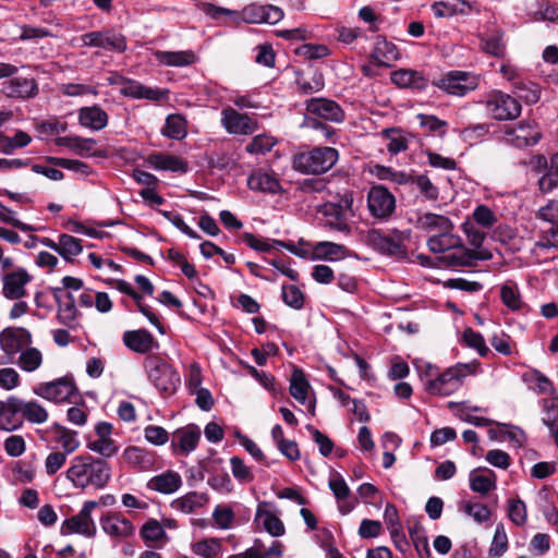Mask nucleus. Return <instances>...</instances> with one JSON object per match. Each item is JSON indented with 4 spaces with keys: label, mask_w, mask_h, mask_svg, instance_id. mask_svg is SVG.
Listing matches in <instances>:
<instances>
[{
    "label": "nucleus",
    "mask_w": 558,
    "mask_h": 558,
    "mask_svg": "<svg viewBox=\"0 0 558 558\" xmlns=\"http://www.w3.org/2000/svg\"><path fill=\"white\" fill-rule=\"evenodd\" d=\"M65 478L76 489L105 488L111 480V466L101 458L88 453L77 454L70 461Z\"/></svg>",
    "instance_id": "nucleus-1"
},
{
    "label": "nucleus",
    "mask_w": 558,
    "mask_h": 558,
    "mask_svg": "<svg viewBox=\"0 0 558 558\" xmlns=\"http://www.w3.org/2000/svg\"><path fill=\"white\" fill-rule=\"evenodd\" d=\"M205 12L214 19H219L221 15H232L235 22L242 21L247 24H276L283 17V11L271 4L253 3L245 7L241 12L207 4Z\"/></svg>",
    "instance_id": "nucleus-2"
},
{
    "label": "nucleus",
    "mask_w": 558,
    "mask_h": 558,
    "mask_svg": "<svg viewBox=\"0 0 558 558\" xmlns=\"http://www.w3.org/2000/svg\"><path fill=\"white\" fill-rule=\"evenodd\" d=\"M480 371V363H458L447 368L434 379L425 381V389L430 395L449 396L457 391L463 384V379L470 375H475Z\"/></svg>",
    "instance_id": "nucleus-3"
},
{
    "label": "nucleus",
    "mask_w": 558,
    "mask_h": 558,
    "mask_svg": "<svg viewBox=\"0 0 558 558\" xmlns=\"http://www.w3.org/2000/svg\"><path fill=\"white\" fill-rule=\"evenodd\" d=\"M339 154L332 147H315L294 155L292 168L303 174H322L330 170L338 161Z\"/></svg>",
    "instance_id": "nucleus-4"
},
{
    "label": "nucleus",
    "mask_w": 558,
    "mask_h": 558,
    "mask_svg": "<svg viewBox=\"0 0 558 558\" xmlns=\"http://www.w3.org/2000/svg\"><path fill=\"white\" fill-rule=\"evenodd\" d=\"M143 367L149 381L163 395H173L180 386V375L163 359L158 355H148Z\"/></svg>",
    "instance_id": "nucleus-5"
},
{
    "label": "nucleus",
    "mask_w": 558,
    "mask_h": 558,
    "mask_svg": "<svg viewBox=\"0 0 558 558\" xmlns=\"http://www.w3.org/2000/svg\"><path fill=\"white\" fill-rule=\"evenodd\" d=\"M306 111L310 116L315 117L306 120L307 126L320 130L326 138L331 137L335 131L319 122L316 118L336 123H340L344 120V112L341 107L336 101L326 98H312L307 100Z\"/></svg>",
    "instance_id": "nucleus-6"
},
{
    "label": "nucleus",
    "mask_w": 558,
    "mask_h": 558,
    "mask_svg": "<svg viewBox=\"0 0 558 558\" xmlns=\"http://www.w3.org/2000/svg\"><path fill=\"white\" fill-rule=\"evenodd\" d=\"M33 343L29 330L24 327H7L0 331V350L3 356L0 364H9L28 345Z\"/></svg>",
    "instance_id": "nucleus-7"
},
{
    "label": "nucleus",
    "mask_w": 558,
    "mask_h": 558,
    "mask_svg": "<svg viewBox=\"0 0 558 558\" xmlns=\"http://www.w3.org/2000/svg\"><path fill=\"white\" fill-rule=\"evenodd\" d=\"M98 507L95 500L85 501L80 512L64 520L60 527L61 535L81 534L86 537H93L96 533V526L92 518V512Z\"/></svg>",
    "instance_id": "nucleus-8"
},
{
    "label": "nucleus",
    "mask_w": 558,
    "mask_h": 558,
    "mask_svg": "<svg viewBox=\"0 0 558 558\" xmlns=\"http://www.w3.org/2000/svg\"><path fill=\"white\" fill-rule=\"evenodd\" d=\"M487 112L498 121L514 120L521 113V104L502 92H493L485 100Z\"/></svg>",
    "instance_id": "nucleus-9"
},
{
    "label": "nucleus",
    "mask_w": 558,
    "mask_h": 558,
    "mask_svg": "<svg viewBox=\"0 0 558 558\" xmlns=\"http://www.w3.org/2000/svg\"><path fill=\"white\" fill-rule=\"evenodd\" d=\"M367 209L376 219L389 218L396 209V197L384 185H373L367 192Z\"/></svg>",
    "instance_id": "nucleus-10"
},
{
    "label": "nucleus",
    "mask_w": 558,
    "mask_h": 558,
    "mask_svg": "<svg viewBox=\"0 0 558 558\" xmlns=\"http://www.w3.org/2000/svg\"><path fill=\"white\" fill-rule=\"evenodd\" d=\"M32 280L33 276L23 267L2 272V295L8 300H22L27 295L26 287Z\"/></svg>",
    "instance_id": "nucleus-11"
},
{
    "label": "nucleus",
    "mask_w": 558,
    "mask_h": 558,
    "mask_svg": "<svg viewBox=\"0 0 558 558\" xmlns=\"http://www.w3.org/2000/svg\"><path fill=\"white\" fill-rule=\"evenodd\" d=\"M77 389L72 377L65 376L53 381L40 383L34 388V393L53 402L69 400Z\"/></svg>",
    "instance_id": "nucleus-12"
},
{
    "label": "nucleus",
    "mask_w": 558,
    "mask_h": 558,
    "mask_svg": "<svg viewBox=\"0 0 558 558\" xmlns=\"http://www.w3.org/2000/svg\"><path fill=\"white\" fill-rule=\"evenodd\" d=\"M437 87L449 95L464 96L478 85L475 75L464 71H450L435 83Z\"/></svg>",
    "instance_id": "nucleus-13"
},
{
    "label": "nucleus",
    "mask_w": 558,
    "mask_h": 558,
    "mask_svg": "<svg viewBox=\"0 0 558 558\" xmlns=\"http://www.w3.org/2000/svg\"><path fill=\"white\" fill-rule=\"evenodd\" d=\"M542 133L532 121H522L513 128H507L505 131V142L517 147L524 148L535 145L539 142Z\"/></svg>",
    "instance_id": "nucleus-14"
},
{
    "label": "nucleus",
    "mask_w": 558,
    "mask_h": 558,
    "mask_svg": "<svg viewBox=\"0 0 558 558\" xmlns=\"http://www.w3.org/2000/svg\"><path fill=\"white\" fill-rule=\"evenodd\" d=\"M81 40L83 46L87 47H97L117 52H123L126 49L124 36L109 29L83 34Z\"/></svg>",
    "instance_id": "nucleus-15"
},
{
    "label": "nucleus",
    "mask_w": 558,
    "mask_h": 558,
    "mask_svg": "<svg viewBox=\"0 0 558 558\" xmlns=\"http://www.w3.org/2000/svg\"><path fill=\"white\" fill-rule=\"evenodd\" d=\"M1 92L8 98L26 100L35 98L39 88L33 77L13 76L2 83Z\"/></svg>",
    "instance_id": "nucleus-16"
},
{
    "label": "nucleus",
    "mask_w": 558,
    "mask_h": 558,
    "mask_svg": "<svg viewBox=\"0 0 558 558\" xmlns=\"http://www.w3.org/2000/svg\"><path fill=\"white\" fill-rule=\"evenodd\" d=\"M221 124L229 134L250 135L257 130V122L231 107L221 111Z\"/></svg>",
    "instance_id": "nucleus-17"
},
{
    "label": "nucleus",
    "mask_w": 558,
    "mask_h": 558,
    "mask_svg": "<svg viewBox=\"0 0 558 558\" xmlns=\"http://www.w3.org/2000/svg\"><path fill=\"white\" fill-rule=\"evenodd\" d=\"M102 531L112 538H128L134 534L133 523L118 512H108L100 518Z\"/></svg>",
    "instance_id": "nucleus-18"
},
{
    "label": "nucleus",
    "mask_w": 558,
    "mask_h": 558,
    "mask_svg": "<svg viewBox=\"0 0 558 558\" xmlns=\"http://www.w3.org/2000/svg\"><path fill=\"white\" fill-rule=\"evenodd\" d=\"M201 439V429L196 425L178 428L172 434L171 447L175 454H189L194 451Z\"/></svg>",
    "instance_id": "nucleus-19"
},
{
    "label": "nucleus",
    "mask_w": 558,
    "mask_h": 558,
    "mask_svg": "<svg viewBox=\"0 0 558 558\" xmlns=\"http://www.w3.org/2000/svg\"><path fill=\"white\" fill-rule=\"evenodd\" d=\"M122 340L128 349L140 354H148L159 348L158 341L146 329L128 330Z\"/></svg>",
    "instance_id": "nucleus-20"
},
{
    "label": "nucleus",
    "mask_w": 558,
    "mask_h": 558,
    "mask_svg": "<svg viewBox=\"0 0 558 558\" xmlns=\"http://www.w3.org/2000/svg\"><path fill=\"white\" fill-rule=\"evenodd\" d=\"M11 409L13 412H20L21 418L32 424H43L48 420L47 410L37 401H24L16 397H11Z\"/></svg>",
    "instance_id": "nucleus-21"
},
{
    "label": "nucleus",
    "mask_w": 558,
    "mask_h": 558,
    "mask_svg": "<svg viewBox=\"0 0 558 558\" xmlns=\"http://www.w3.org/2000/svg\"><path fill=\"white\" fill-rule=\"evenodd\" d=\"M146 162L149 167L158 171H171L185 173L189 171L187 162L175 155L167 153H154L147 156Z\"/></svg>",
    "instance_id": "nucleus-22"
},
{
    "label": "nucleus",
    "mask_w": 558,
    "mask_h": 558,
    "mask_svg": "<svg viewBox=\"0 0 558 558\" xmlns=\"http://www.w3.org/2000/svg\"><path fill=\"white\" fill-rule=\"evenodd\" d=\"M153 56L156 59L158 65L161 66L184 68L195 64L198 60L196 53L193 50H155L153 51Z\"/></svg>",
    "instance_id": "nucleus-23"
},
{
    "label": "nucleus",
    "mask_w": 558,
    "mask_h": 558,
    "mask_svg": "<svg viewBox=\"0 0 558 558\" xmlns=\"http://www.w3.org/2000/svg\"><path fill=\"white\" fill-rule=\"evenodd\" d=\"M121 93L134 99H148L158 101L168 97V90L145 86L140 82L124 80Z\"/></svg>",
    "instance_id": "nucleus-24"
},
{
    "label": "nucleus",
    "mask_w": 558,
    "mask_h": 558,
    "mask_svg": "<svg viewBox=\"0 0 558 558\" xmlns=\"http://www.w3.org/2000/svg\"><path fill=\"white\" fill-rule=\"evenodd\" d=\"M537 168H544L545 172L538 180L539 190L543 193H549L558 187V151L549 160L544 156L536 157Z\"/></svg>",
    "instance_id": "nucleus-25"
},
{
    "label": "nucleus",
    "mask_w": 558,
    "mask_h": 558,
    "mask_svg": "<svg viewBox=\"0 0 558 558\" xmlns=\"http://www.w3.org/2000/svg\"><path fill=\"white\" fill-rule=\"evenodd\" d=\"M247 186L252 191L268 194H276L281 191V185L276 174L262 169L255 170L248 175Z\"/></svg>",
    "instance_id": "nucleus-26"
},
{
    "label": "nucleus",
    "mask_w": 558,
    "mask_h": 558,
    "mask_svg": "<svg viewBox=\"0 0 558 558\" xmlns=\"http://www.w3.org/2000/svg\"><path fill=\"white\" fill-rule=\"evenodd\" d=\"M52 291L58 304V318L62 324L70 326L77 316L75 299L72 292L64 291L63 288H53Z\"/></svg>",
    "instance_id": "nucleus-27"
},
{
    "label": "nucleus",
    "mask_w": 558,
    "mask_h": 558,
    "mask_svg": "<svg viewBox=\"0 0 558 558\" xmlns=\"http://www.w3.org/2000/svg\"><path fill=\"white\" fill-rule=\"evenodd\" d=\"M474 3L466 0H447L434 2L430 7L437 19H449L454 15H466L473 11Z\"/></svg>",
    "instance_id": "nucleus-28"
},
{
    "label": "nucleus",
    "mask_w": 558,
    "mask_h": 558,
    "mask_svg": "<svg viewBox=\"0 0 558 558\" xmlns=\"http://www.w3.org/2000/svg\"><path fill=\"white\" fill-rule=\"evenodd\" d=\"M182 486V477L175 471H166L158 475L153 476L146 484L149 490L157 492L163 495L175 493Z\"/></svg>",
    "instance_id": "nucleus-29"
},
{
    "label": "nucleus",
    "mask_w": 558,
    "mask_h": 558,
    "mask_svg": "<svg viewBox=\"0 0 558 558\" xmlns=\"http://www.w3.org/2000/svg\"><path fill=\"white\" fill-rule=\"evenodd\" d=\"M391 82L401 88L422 90L427 86V78L416 70H397L391 73Z\"/></svg>",
    "instance_id": "nucleus-30"
},
{
    "label": "nucleus",
    "mask_w": 558,
    "mask_h": 558,
    "mask_svg": "<svg viewBox=\"0 0 558 558\" xmlns=\"http://www.w3.org/2000/svg\"><path fill=\"white\" fill-rule=\"evenodd\" d=\"M108 120V114L99 106L83 107L78 111L80 124L94 131L105 129Z\"/></svg>",
    "instance_id": "nucleus-31"
},
{
    "label": "nucleus",
    "mask_w": 558,
    "mask_h": 558,
    "mask_svg": "<svg viewBox=\"0 0 558 558\" xmlns=\"http://www.w3.org/2000/svg\"><path fill=\"white\" fill-rule=\"evenodd\" d=\"M44 362L43 352L35 348L28 345L26 347L13 362L21 371L25 373H34L40 368Z\"/></svg>",
    "instance_id": "nucleus-32"
},
{
    "label": "nucleus",
    "mask_w": 558,
    "mask_h": 558,
    "mask_svg": "<svg viewBox=\"0 0 558 558\" xmlns=\"http://www.w3.org/2000/svg\"><path fill=\"white\" fill-rule=\"evenodd\" d=\"M256 520L263 524L264 529L271 536H281L284 534L286 530L282 521L270 510H268L267 502H262L258 505L256 510Z\"/></svg>",
    "instance_id": "nucleus-33"
},
{
    "label": "nucleus",
    "mask_w": 558,
    "mask_h": 558,
    "mask_svg": "<svg viewBox=\"0 0 558 558\" xmlns=\"http://www.w3.org/2000/svg\"><path fill=\"white\" fill-rule=\"evenodd\" d=\"M399 51L395 44L387 41L384 38H378L375 43L372 59L373 61L383 66H390V63L398 60Z\"/></svg>",
    "instance_id": "nucleus-34"
},
{
    "label": "nucleus",
    "mask_w": 558,
    "mask_h": 558,
    "mask_svg": "<svg viewBox=\"0 0 558 558\" xmlns=\"http://www.w3.org/2000/svg\"><path fill=\"white\" fill-rule=\"evenodd\" d=\"M124 461L132 468L145 471L154 465V457L146 449L131 446L123 451Z\"/></svg>",
    "instance_id": "nucleus-35"
},
{
    "label": "nucleus",
    "mask_w": 558,
    "mask_h": 558,
    "mask_svg": "<svg viewBox=\"0 0 558 558\" xmlns=\"http://www.w3.org/2000/svg\"><path fill=\"white\" fill-rule=\"evenodd\" d=\"M478 258L477 253L464 247L461 242L442 257L449 267L473 266Z\"/></svg>",
    "instance_id": "nucleus-36"
},
{
    "label": "nucleus",
    "mask_w": 558,
    "mask_h": 558,
    "mask_svg": "<svg viewBox=\"0 0 558 558\" xmlns=\"http://www.w3.org/2000/svg\"><path fill=\"white\" fill-rule=\"evenodd\" d=\"M417 225L421 229L427 232L436 231L438 233L442 231H451L453 228L449 218L433 213H425L421 215L417 219Z\"/></svg>",
    "instance_id": "nucleus-37"
},
{
    "label": "nucleus",
    "mask_w": 558,
    "mask_h": 558,
    "mask_svg": "<svg viewBox=\"0 0 558 558\" xmlns=\"http://www.w3.org/2000/svg\"><path fill=\"white\" fill-rule=\"evenodd\" d=\"M313 253L319 259L339 260L348 256L349 250L342 244L323 241L314 245Z\"/></svg>",
    "instance_id": "nucleus-38"
},
{
    "label": "nucleus",
    "mask_w": 558,
    "mask_h": 558,
    "mask_svg": "<svg viewBox=\"0 0 558 558\" xmlns=\"http://www.w3.org/2000/svg\"><path fill=\"white\" fill-rule=\"evenodd\" d=\"M383 134L388 141L386 145L387 150L392 155L405 151L409 148L410 141L412 140L411 134L399 129L385 130Z\"/></svg>",
    "instance_id": "nucleus-39"
},
{
    "label": "nucleus",
    "mask_w": 558,
    "mask_h": 558,
    "mask_svg": "<svg viewBox=\"0 0 558 558\" xmlns=\"http://www.w3.org/2000/svg\"><path fill=\"white\" fill-rule=\"evenodd\" d=\"M460 241L461 239L451 234V231H442L430 236L427 241V246L433 253H448L453 247H458Z\"/></svg>",
    "instance_id": "nucleus-40"
},
{
    "label": "nucleus",
    "mask_w": 558,
    "mask_h": 558,
    "mask_svg": "<svg viewBox=\"0 0 558 558\" xmlns=\"http://www.w3.org/2000/svg\"><path fill=\"white\" fill-rule=\"evenodd\" d=\"M470 487L473 492L486 495L496 488V475L493 471L486 470V474L472 471L470 474Z\"/></svg>",
    "instance_id": "nucleus-41"
},
{
    "label": "nucleus",
    "mask_w": 558,
    "mask_h": 558,
    "mask_svg": "<svg viewBox=\"0 0 558 558\" xmlns=\"http://www.w3.org/2000/svg\"><path fill=\"white\" fill-rule=\"evenodd\" d=\"M161 134L171 140H182L186 136V120L181 114H169Z\"/></svg>",
    "instance_id": "nucleus-42"
},
{
    "label": "nucleus",
    "mask_w": 558,
    "mask_h": 558,
    "mask_svg": "<svg viewBox=\"0 0 558 558\" xmlns=\"http://www.w3.org/2000/svg\"><path fill=\"white\" fill-rule=\"evenodd\" d=\"M481 48L488 54L501 58L506 51L504 32L495 29L481 40Z\"/></svg>",
    "instance_id": "nucleus-43"
},
{
    "label": "nucleus",
    "mask_w": 558,
    "mask_h": 558,
    "mask_svg": "<svg viewBox=\"0 0 558 558\" xmlns=\"http://www.w3.org/2000/svg\"><path fill=\"white\" fill-rule=\"evenodd\" d=\"M58 254L66 262H72L83 251L82 241L70 234H61L58 239Z\"/></svg>",
    "instance_id": "nucleus-44"
},
{
    "label": "nucleus",
    "mask_w": 558,
    "mask_h": 558,
    "mask_svg": "<svg viewBox=\"0 0 558 558\" xmlns=\"http://www.w3.org/2000/svg\"><path fill=\"white\" fill-rule=\"evenodd\" d=\"M206 501L205 497L196 492L187 493L186 495L174 499L171 502V508L182 513H192L196 508L202 507Z\"/></svg>",
    "instance_id": "nucleus-45"
},
{
    "label": "nucleus",
    "mask_w": 558,
    "mask_h": 558,
    "mask_svg": "<svg viewBox=\"0 0 558 558\" xmlns=\"http://www.w3.org/2000/svg\"><path fill=\"white\" fill-rule=\"evenodd\" d=\"M11 397L3 401V411L0 413V429L4 432H13L23 425L20 412H13L11 409Z\"/></svg>",
    "instance_id": "nucleus-46"
},
{
    "label": "nucleus",
    "mask_w": 558,
    "mask_h": 558,
    "mask_svg": "<svg viewBox=\"0 0 558 558\" xmlns=\"http://www.w3.org/2000/svg\"><path fill=\"white\" fill-rule=\"evenodd\" d=\"M310 385L306 381L304 374L300 369H295L291 376L290 393L301 404L307 401V392Z\"/></svg>",
    "instance_id": "nucleus-47"
},
{
    "label": "nucleus",
    "mask_w": 558,
    "mask_h": 558,
    "mask_svg": "<svg viewBox=\"0 0 558 558\" xmlns=\"http://www.w3.org/2000/svg\"><path fill=\"white\" fill-rule=\"evenodd\" d=\"M500 299L511 311H519L523 306L519 288L513 282H507L500 288Z\"/></svg>",
    "instance_id": "nucleus-48"
},
{
    "label": "nucleus",
    "mask_w": 558,
    "mask_h": 558,
    "mask_svg": "<svg viewBox=\"0 0 558 558\" xmlns=\"http://www.w3.org/2000/svg\"><path fill=\"white\" fill-rule=\"evenodd\" d=\"M245 243L255 251L268 252L272 248L287 247L291 252H294L292 245L287 244L279 240H262L253 235L252 233L244 234Z\"/></svg>",
    "instance_id": "nucleus-49"
},
{
    "label": "nucleus",
    "mask_w": 558,
    "mask_h": 558,
    "mask_svg": "<svg viewBox=\"0 0 558 558\" xmlns=\"http://www.w3.org/2000/svg\"><path fill=\"white\" fill-rule=\"evenodd\" d=\"M508 549V536L504 524L499 523L496 526L494 537L488 550L489 558H499Z\"/></svg>",
    "instance_id": "nucleus-50"
},
{
    "label": "nucleus",
    "mask_w": 558,
    "mask_h": 558,
    "mask_svg": "<svg viewBox=\"0 0 558 558\" xmlns=\"http://www.w3.org/2000/svg\"><path fill=\"white\" fill-rule=\"evenodd\" d=\"M31 141L32 137L24 131L16 132L13 137H7L1 134L0 150L4 154H12L14 149L27 146Z\"/></svg>",
    "instance_id": "nucleus-51"
},
{
    "label": "nucleus",
    "mask_w": 558,
    "mask_h": 558,
    "mask_svg": "<svg viewBox=\"0 0 558 558\" xmlns=\"http://www.w3.org/2000/svg\"><path fill=\"white\" fill-rule=\"evenodd\" d=\"M87 448L98 453L102 459L113 457L118 452V447L111 438H97L87 442Z\"/></svg>",
    "instance_id": "nucleus-52"
},
{
    "label": "nucleus",
    "mask_w": 558,
    "mask_h": 558,
    "mask_svg": "<svg viewBox=\"0 0 558 558\" xmlns=\"http://www.w3.org/2000/svg\"><path fill=\"white\" fill-rule=\"evenodd\" d=\"M377 252L390 256H403L405 254V248L403 245L402 234L398 232L396 236L386 235Z\"/></svg>",
    "instance_id": "nucleus-53"
},
{
    "label": "nucleus",
    "mask_w": 558,
    "mask_h": 558,
    "mask_svg": "<svg viewBox=\"0 0 558 558\" xmlns=\"http://www.w3.org/2000/svg\"><path fill=\"white\" fill-rule=\"evenodd\" d=\"M221 545L216 538L196 542L192 545V551L203 558H215L220 553Z\"/></svg>",
    "instance_id": "nucleus-54"
},
{
    "label": "nucleus",
    "mask_w": 558,
    "mask_h": 558,
    "mask_svg": "<svg viewBox=\"0 0 558 558\" xmlns=\"http://www.w3.org/2000/svg\"><path fill=\"white\" fill-rule=\"evenodd\" d=\"M462 340L469 348L476 350L481 356H486L489 352L483 336L472 328H466L463 331Z\"/></svg>",
    "instance_id": "nucleus-55"
},
{
    "label": "nucleus",
    "mask_w": 558,
    "mask_h": 558,
    "mask_svg": "<svg viewBox=\"0 0 558 558\" xmlns=\"http://www.w3.org/2000/svg\"><path fill=\"white\" fill-rule=\"evenodd\" d=\"M277 141L265 134L256 135L250 144L246 145L245 150L248 154H266L271 150V148L276 145Z\"/></svg>",
    "instance_id": "nucleus-56"
},
{
    "label": "nucleus",
    "mask_w": 558,
    "mask_h": 558,
    "mask_svg": "<svg viewBox=\"0 0 558 558\" xmlns=\"http://www.w3.org/2000/svg\"><path fill=\"white\" fill-rule=\"evenodd\" d=\"M420 194L428 201H436L439 195L438 187L430 181L426 174H420L414 177L413 183Z\"/></svg>",
    "instance_id": "nucleus-57"
},
{
    "label": "nucleus",
    "mask_w": 558,
    "mask_h": 558,
    "mask_svg": "<svg viewBox=\"0 0 558 558\" xmlns=\"http://www.w3.org/2000/svg\"><path fill=\"white\" fill-rule=\"evenodd\" d=\"M282 300L294 310H301L304 305L303 292L293 284L282 286Z\"/></svg>",
    "instance_id": "nucleus-58"
},
{
    "label": "nucleus",
    "mask_w": 558,
    "mask_h": 558,
    "mask_svg": "<svg viewBox=\"0 0 558 558\" xmlns=\"http://www.w3.org/2000/svg\"><path fill=\"white\" fill-rule=\"evenodd\" d=\"M497 426L500 428V434L502 437H506L513 447H522L526 440L525 433L518 426L504 424V423H496Z\"/></svg>",
    "instance_id": "nucleus-59"
},
{
    "label": "nucleus",
    "mask_w": 558,
    "mask_h": 558,
    "mask_svg": "<svg viewBox=\"0 0 558 558\" xmlns=\"http://www.w3.org/2000/svg\"><path fill=\"white\" fill-rule=\"evenodd\" d=\"M231 472L235 480L241 483H250L254 480V474L250 466H247L244 461L233 456L230 459Z\"/></svg>",
    "instance_id": "nucleus-60"
},
{
    "label": "nucleus",
    "mask_w": 558,
    "mask_h": 558,
    "mask_svg": "<svg viewBox=\"0 0 558 558\" xmlns=\"http://www.w3.org/2000/svg\"><path fill=\"white\" fill-rule=\"evenodd\" d=\"M508 517L515 525H524L527 520L526 506L524 501L521 499L509 500Z\"/></svg>",
    "instance_id": "nucleus-61"
},
{
    "label": "nucleus",
    "mask_w": 558,
    "mask_h": 558,
    "mask_svg": "<svg viewBox=\"0 0 558 558\" xmlns=\"http://www.w3.org/2000/svg\"><path fill=\"white\" fill-rule=\"evenodd\" d=\"M474 222L483 228H492L497 222L495 213L485 205H478L472 214Z\"/></svg>",
    "instance_id": "nucleus-62"
},
{
    "label": "nucleus",
    "mask_w": 558,
    "mask_h": 558,
    "mask_svg": "<svg viewBox=\"0 0 558 558\" xmlns=\"http://www.w3.org/2000/svg\"><path fill=\"white\" fill-rule=\"evenodd\" d=\"M59 442L61 444L62 452L65 454L73 453L81 445L77 439V433L65 427H60Z\"/></svg>",
    "instance_id": "nucleus-63"
},
{
    "label": "nucleus",
    "mask_w": 558,
    "mask_h": 558,
    "mask_svg": "<svg viewBox=\"0 0 558 558\" xmlns=\"http://www.w3.org/2000/svg\"><path fill=\"white\" fill-rule=\"evenodd\" d=\"M542 405L544 411L543 424H558V397L553 396L544 399Z\"/></svg>",
    "instance_id": "nucleus-64"
}]
</instances>
